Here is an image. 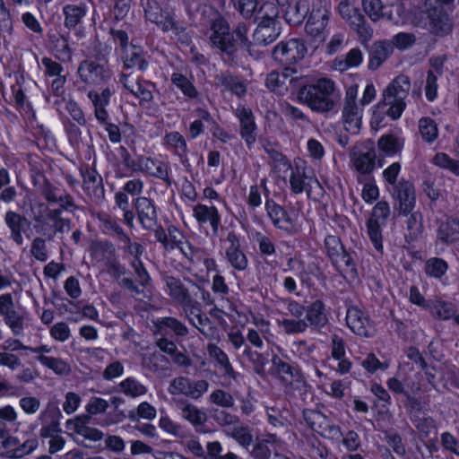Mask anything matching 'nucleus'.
Returning a JSON list of instances; mask_svg holds the SVG:
<instances>
[{"label":"nucleus","mask_w":459,"mask_h":459,"mask_svg":"<svg viewBox=\"0 0 459 459\" xmlns=\"http://www.w3.org/2000/svg\"><path fill=\"white\" fill-rule=\"evenodd\" d=\"M248 28L245 22H238L230 30L229 22L219 13L211 21L207 32L210 44L222 56L229 60H234L237 56L238 47L248 48L250 42L247 37Z\"/></svg>","instance_id":"obj_1"},{"label":"nucleus","mask_w":459,"mask_h":459,"mask_svg":"<svg viewBox=\"0 0 459 459\" xmlns=\"http://www.w3.org/2000/svg\"><path fill=\"white\" fill-rule=\"evenodd\" d=\"M411 89V81L407 75L396 76L383 91L382 100L377 103L373 111L372 126H379L385 116L398 119L406 108L405 99Z\"/></svg>","instance_id":"obj_2"},{"label":"nucleus","mask_w":459,"mask_h":459,"mask_svg":"<svg viewBox=\"0 0 459 459\" xmlns=\"http://www.w3.org/2000/svg\"><path fill=\"white\" fill-rule=\"evenodd\" d=\"M298 98L313 111L327 113L336 108L340 94L336 93L333 81L328 78H320L313 84L301 87Z\"/></svg>","instance_id":"obj_3"},{"label":"nucleus","mask_w":459,"mask_h":459,"mask_svg":"<svg viewBox=\"0 0 459 459\" xmlns=\"http://www.w3.org/2000/svg\"><path fill=\"white\" fill-rule=\"evenodd\" d=\"M271 361V376L281 381L288 394L304 401L307 397L309 385L300 368L296 363H289L283 360L278 355H273Z\"/></svg>","instance_id":"obj_4"},{"label":"nucleus","mask_w":459,"mask_h":459,"mask_svg":"<svg viewBox=\"0 0 459 459\" xmlns=\"http://www.w3.org/2000/svg\"><path fill=\"white\" fill-rule=\"evenodd\" d=\"M305 313V319H279L277 324L286 334L290 335L303 333L308 327L319 331L328 323L325 305L320 299L307 306Z\"/></svg>","instance_id":"obj_5"},{"label":"nucleus","mask_w":459,"mask_h":459,"mask_svg":"<svg viewBox=\"0 0 459 459\" xmlns=\"http://www.w3.org/2000/svg\"><path fill=\"white\" fill-rule=\"evenodd\" d=\"M302 416L307 426L324 438L339 440L342 436L340 427L319 411L305 409Z\"/></svg>","instance_id":"obj_6"},{"label":"nucleus","mask_w":459,"mask_h":459,"mask_svg":"<svg viewBox=\"0 0 459 459\" xmlns=\"http://www.w3.org/2000/svg\"><path fill=\"white\" fill-rule=\"evenodd\" d=\"M307 53V48L303 39H290L279 42L273 48V57L281 65H290L302 60Z\"/></svg>","instance_id":"obj_7"},{"label":"nucleus","mask_w":459,"mask_h":459,"mask_svg":"<svg viewBox=\"0 0 459 459\" xmlns=\"http://www.w3.org/2000/svg\"><path fill=\"white\" fill-rule=\"evenodd\" d=\"M358 85H351L347 88L342 108V122L346 131L356 134L361 126L362 108L357 102Z\"/></svg>","instance_id":"obj_8"},{"label":"nucleus","mask_w":459,"mask_h":459,"mask_svg":"<svg viewBox=\"0 0 459 459\" xmlns=\"http://www.w3.org/2000/svg\"><path fill=\"white\" fill-rule=\"evenodd\" d=\"M209 383L204 379H191L187 377L173 378L168 387L171 395H184L192 400H199L208 391Z\"/></svg>","instance_id":"obj_9"},{"label":"nucleus","mask_w":459,"mask_h":459,"mask_svg":"<svg viewBox=\"0 0 459 459\" xmlns=\"http://www.w3.org/2000/svg\"><path fill=\"white\" fill-rule=\"evenodd\" d=\"M393 200L394 208L403 215H408L412 212L416 204L415 187L412 182L402 178L397 185L387 187Z\"/></svg>","instance_id":"obj_10"},{"label":"nucleus","mask_w":459,"mask_h":459,"mask_svg":"<svg viewBox=\"0 0 459 459\" xmlns=\"http://www.w3.org/2000/svg\"><path fill=\"white\" fill-rule=\"evenodd\" d=\"M77 74L82 82L95 86L107 82L111 77L110 71L105 65L91 59L82 61Z\"/></svg>","instance_id":"obj_11"},{"label":"nucleus","mask_w":459,"mask_h":459,"mask_svg":"<svg viewBox=\"0 0 459 459\" xmlns=\"http://www.w3.org/2000/svg\"><path fill=\"white\" fill-rule=\"evenodd\" d=\"M145 17L159 25L163 31L177 30L178 25L174 14L162 10L157 0H141Z\"/></svg>","instance_id":"obj_12"},{"label":"nucleus","mask_w":459,"mask_h":459,"mask_svg":"<svg viewBox=\"0 0 459 459\" xmlns=\"http://www.w3.org/2000/svg\"><path fill=\"white\" fill-rule=\"evenodd\" d=\"M138 167V172L160 179L168 186H171L172 179L169 177V166L167 162L156 158L139 155Z\"/></svg>","instance_id":"obj_13"},{"label":"nucleus","mask_w":459,"mask_h":459,"mask_svg":"<svg viewBox=\"0 0 459 459\" xmlns=\"http://www.w3.org/2000/svg\"><path fill=\"white\" fill-rule=\"evenodd\" d=\"M436 246H450L459 242V215L446 216L445 221L437 220Z\"/></svg>","instance_id":"obj_14"},{"label":"nucleus","mask_w":459,"mask_h":459,"mask_svg":"<svg viewBox=\"0 0 459 459\" xmlns=\"http://www.w3.org/2000/svg\"><path fill=\"white\" fill-rule=\"evenodd\" d=\"M346 323L349 328L359 336L368 338L375 333V328L369 318L357 307L348 308Z\"/></svg>","instance_id":"obj_15"},{"label":"nucleus","mask_w":459,"mask_h":459,"mask_svg":"<svg viewBox=\"0 0 459 459\" xmlns=\"http://www.w3.org/2000/svg\"><path fill=\"white\" fill-rule=\"evenodd\" d=\"M330 12L325 6L320 4L316 7L314 5L305 26L306 32L323 40Z\"/></svg>","instance_id":"obj_16"},{"label":"nucleus","mask_w":459,"mask_h":459,"mask_svg":"<svg viewBox=\"0 0 459 459\" xmlns=\"http://www.w3.org/2000/svg\"><path fill=\"white\" fill-rule=\"evenodd\" d=\"M264 206L269 218L277 229L290 234L296 231L294 221L283 207L273 199H266Z\"/></svg>","instance_id":"obj_17"},{"label":"nucleus","mask_w":459,"mask_h":459,"mask_svg":"<svg viewBox=\"0 0 459 459\" xmlns=\"http://www.w3.org/2000/svg\"><path fill=\"white\" fill-rule=\"evenodd\" d=\"M235 115L240 124L239 134L247 147L250 148L256 141L257 129L253 112L250 108L239 106L236 108Z\"/></svg>","instance_id":"obj_18"},{"label":"nucleus","mask_w":459,"mask_h":459,"mask_svg":"<svg viewBox=\"0 0 459 459\" xmlns=\"http://www.w3.org/2000/svg\"><path fill=\"white\" fill-rule=\"evenodd\" d=\"M138 220L144 230H153L158 224V214L153 202L147 197L134 200Z\"/></svg>","instance_id":"obj_19"},{"label":"nucleus","mask_w":459,"mask_h":459,"mask_svg":"<svg viewBox=\"0 0 459 459\" xmlns=\"http://www.w3.org/2000/svg\"><path fill=\"white\" fill-rule=\"evenodd\" d=\"M357 256L354 251L345 250L342 255L332 261V264L343 278L350 283L359 281V270L355 257Z\"/></svg>","instance_id":"obj_20"},{"label":"nucleus","mask_w":459,"mask_h":459,"mask_svg":"<svg viewBox=\"0 0 459 459\" xmlns=\"http://www.w3.org/2000/svg\"><path fill=\"white\" fill-rule=\"evenodd\" d=\"M112 95L113 91L108 87L100 91L91 90L87 94L94 108V117L99 123H105L106 119H109L107 107L110 104Z\"/></svg>","instance_id":"obj_21"},{"label":"nucleus","mask_w":459,"mask_h":459,"mask_svg":"<svg viewBox=\"0 0 459 459\" xmlns=\"http://www.w3.org/2000/svg\"><path fill=\"white\" fill-rule=\"evenodd\" d=\"M163 145L178 156L181 164L187 169L190 167L187 158V144L185 137L178 131L167 133L162 139Z\"/></svg>","instance_id":"obj_22"},{"label":"nucleus","mask_w":459,"mask_h":459,"mask_svg":"<svg viewBox=\"0 0 459 459\" xmlns=\"http://www.w3.org/2000/svg\"><path fill=\"white\" fill-rule=\"evenodd\" d=\"M429 30L431 33L443 37L452 31V22L442 7H432L428 10Z\"/></svg>","instance_id":"obj_23"},{"label":"nucleus","mask_w":459,"mask_h":459,"mask_svg":"<svg viewBox=\"0 0 459 459\" xmlns=\"http://www.w3.org/2000/svg\"><path fill=\"white\" fill-rule=\"evenodd\" d=\"M156 345L160 352H164L171 357L172 362L181 368H187L192 366V359L186 352L179 351L174 341L170 340L168 336H156Z\"/></svg>","instance_id":"obj_24"},{"label":"nucleus","mask_w":459,"mask_h":459,"mask_svg":"<svg viewBox=\"0 0 459 459\" xmlns=\"http://www.w3.org/2000/svg\"><path fill=\"white\" fill-rule=\"evenodd\" d=\"M4 223L10 230V238L18 246L23 244V238L22 233L25 229L30 227V221L23 215L13 212L8 211L4 214Z\"/></svg>","instance_id":"obj_25"},{"label":"nucleus","mask_w":459,"mask_h":459,"mask_svg":"<svg viewBox=\"0 0 459 459\" xmlns=\"http://www.w3.org/2000/svg\"><path fill=\"white\" fill-rule=\"evenodd\" d=\"M162 275V281L166 285L168 295L176 303L182 305L193 298L191 295V290L186 288L180 279L169 275L167 273Z\"/></svg>","instance_id":"obj_26"},{"label":"nucleus","mask_w":459,"mask_h":459,"mask_svg":"<svg viewBox=\"0 0 459 459\" xmlns=\"http://www.w3.org/2000/svg\"><path fill=\"white\" fill-rule=\"evenodd\" d=\"M82 176L84 190L92 195L96 201H102L105 197V189L101 176L90 167L82 170Z\"/></svg>","instance_id":"obj_27"},{"label":"nucleus","mask_w":459,"mask_h":459,"mask_svg":"<svg viewBox=\"0 0 459 459\" xmlns=\"http://www.w3.org/2000/svg\"><path fill=\"white\" fill-rule=\"evenodd\" d=\"M313 184L319 186L318 180L316 178L307 177L303 168L296 166L291 170L290 185L294 194H301L303 191H306L307 195L310 197Z\"/></svg>","instance_id":"obj_28"},{"label":"nucleus","mask_w":459,"mask_h":459,"mask_svg":"<svg viewBox=\"0 0 459 459\" xmlns=\"http://www.w3.org/2000/svg\"><path fill=\"white\" fill-rule=\"evenodd\" d=\"M155 335L169 336L173 333L176 336L183 337L188 334L187 327L178 319L172 316L161 317L154 322Z\"/></svg>","instance_id":"obj_29"},{"label":"nucleus","mask_w":459,"mask_h":459,"mask_svg":"<svg viewBox=\"0 0 459 459\" xmlns=\"http://www.w3.org/2000/svg\"><path fill=\"white\" fill-rule=\"evenodd\" d=\"M193 215L200 224L209 222L212 234H218L221 224V215L215 206H207L202 204H196L193 209Z\"/></svg>","instance_id":"obj_30"},{"label":"nucleus","mask_w":459,"mask_h":459,"mask_svg":"<svg viewBox=\"0 0 459 459\" xmlns=\"http://www.w3.org/2000/svg\"><path fill=\"white\" fill-rule=\"evenodd\" d=\"M376 158V150L373 143L370 142L369 145L365 147V150L353 154V163L359 172L368 174L373 171Z\"/></svg>","instance_id":"obj_31"},{"label":"nucleus","mask_w":459,"mask_h":459,"mask_svg":"<svg viewBox=\"0 0 459 459\" xmlns=\"http://www.w3.org/2000/svg\"><path fill=\"white\" fill-rule=\"evenodd\" d=\"M309 11L307 0H295L288 3L285 10L286 22L293 26L303 22Z\"/></svg>","instance_id":"obj_32"},{"label":"nucleus","mask_w":459,"mask_h":459,"mask_svg":"<svg viewBox=\"0 0 459 459\" xmlns=\"http://www.w3.org/2000/svg\"><path fill=\"white\" fill-rule=\"evenodd\" d=\"M280 33V23L271 24L259 22L253 37L256 44L266 46L273 42Z\"/></svg>","instance_id":"obj_33"},{"label":"nucleus","mask_w":459,"mask_h":459,"mask_svg":"<svg viewBox=\"0 0 459 459\" xmlns=\"http://www.w3.org/2000/svg\"><path fill=\"white\" fill-rule=\"evenodd\" d=\"M393 53L390 43L379 41L373 44L369 52L368 68L375 70Z\"/></svg>","instance_id":"obj_34"},{"label":"nucleus","mask_w":459,"mask_h":459,"mask_svg":"<svg viewBox=\"0 0 459 459\" xmlns=\"http://www.w3.org/2000/svg\"><path fill=\"white\" fill-rule=\"evenodd\" d=\"M346 22L356 31L361 41L366 42L372 38L373 29L367 22L364 15L359 9L351 16V20L346 21Z\"/></svg>","instance_id":"obj_35"},{"label":"nucleus","mask_w":459,"mask_h":459,"mask_svg":"<svg viewBox=\"0 0 459 459\" xmlns=\"http://www.w3.org/2000/svg\"><path fill=\"white\" fill-rule=\"evenodd\" d=\"M406 220L405 239L407 242H413L421 238L424 227L423 218L420 212H411Z\"/></svg>","instance_id":"obj_36"},{"label":"nucleus","mask_w":459,"mask_h":459,"mask_svg":"<svg viewBox=\"0 0 459 459\" xmlns=\"http://www.w3.org/2000/svg\"><path fill=\"white\" fill-rule=\"evenodd\" d=\"M52 49L56 57L61 62H69L72 60L73 49L69 46L68 39L63 35H52L50 37Z\"/></svg>","instance_id":"obj_37"},{"label":"nucleus","mask_w":459,"mask_h":459,"mask_svg":"<svg viewBox=\"0 0 459 459\" xmlns=\"http://www.w3.org/2000/svg\"><path fill=\"white\" fill-rule=\"evenodd\" d=\"M181 416L194 426L203 425L206 420V413L195 404L188 402L180 403Z\"/></svg>","instance_id":"obj_38"},{"label":"nucleus","mask_w":459,"mask_h":459,"mask_svg":"<svg viewBox=\"0 0 459 459\" xmlns=\"http://www.w3.org/2000/svg\"><path fill=\"white\" fill-rule=\"evenodd\" d=\"M289 68H286L282 73L276 71L271 72L265 80L266 87L279 95H283L288 91L286 81L289 79Z\"/></svg>","instance_id":"obj_39"},{"label":"nucleus","mask_w":459,"mask_h":459,"mask_svg":"<svg viewBox=\"0 0 459 459\" xmlns=\"http://www.w3.org/2000/svg\"><path fill=\"white\" fill-rule=\"evenodd\" d=\"M428 311H429L437 319L449 320L455 316L456 309L455 306L451 302L440 299H432Z\"/></svg>","instance_id":"obj_40"},{"label":"nucleus","mask_w":459,"mask_h":459,"mask_svg":"<svg viewBox=\"0 0 459 459\" xmlns=\"http://www.w3.org/2000/svg\"><path fill=\"white\" fill-rule=\"evenodd\" d=\"M65 14V26L69 29L75 28L86 14L84 4H66L63 7Z\"/></svg>","instance_id":"obj_41"},{"label":"nucleus","mask_w":459,"mask_h":459,"mask_svg":"<svg viewBox=\"0 0 459 459\" xmlns=\"http://www.w3.org/2000/svg\"><path fill=\"white\" fill-rule=\"evenodd\" d=\"M404 144V140L392 134L382 135L377 141L378 149L387 156L399 152Z\"/></svg>","instance_id":"obj_42"},{"label":"nucleus","mask_w":459,"mask_h":459,"mask_svg":"<svg viewBox=\"0 0 459 459\" xmlns=\"http://www.w3.org/2000/svg\"><path fill=\"white\" fill-rule=\"evenodd\" d=\"M242 355L251 364L254 372L264 377H265V365L267 363L266 357L256 351H253L248 345H245Z\"/></svg>","instance_id":"obj_43"},{"label":"nucleus","mask_w":459,"mask_h":459,"mask_svg":"<svg viewBox=\"0 0 459 459\" xmlns=\"http://www.w3.org/2000/svg\"><path fill=\"white\" fill-rule=\"evenodd\" d=\"M225 433L245 449H248L253 442V435L247 426L234 425L232 428L225 430Z\"/></svg>","instance_id":"obj_44"},{"label":"nucleus","mask_w":459,"mask_h":459,"mask_svg":"<svg viewBox=\"0 0 459 459\" xmlns=\"http://www.w3.org/2000/svg\"><path fill=\"white\" fill-rule=\"evenodd\" d=\"M117 388L119 392L132 398L144 395L148 391L144 385L132 377H126L121 381L118 384Z\"/></svg>","instance_id":"obj_45"},{"label":"nucleus","mask_w":459,"mask_h":459,"mask_svg":"<svg viewBox=\"0 0 459 459\" xmlns=\"http://www.w3.org/2000/svg\"><path fill=\"white\" fill-rule=\"evenodd\" d=\"M36 359L40 364L57 375L68 376L71 373L70 365L62 359L48 356H38Z\"/></svg>","instance_id":"obj_46"},{"label":"nucleus","mask_w":459,"mask_h":459,"mask_svg":"<svg viewBox=\"0 0 459 459\" xmlns=\"http://www.w3.org/2000/svg\"><path fill=\"white\" fill-rule=\"evenodd\" d=\"M91 248L92 255L98 259L106 261V264L117 257L116 248L109 241H96L92 243Z\"/></svg>","instance_id":"obj_47"},{"label":"nucleus","mask_w":459,"mask_h":459,"mask_svg":"<svg viewBox=\"0 0 459 459\" xmlns=\"http://www.w3.org/2000/svg\"><path fill=\"white\" fill-rule=\"evenodd\" d=\"M169 364L168 358L160 351H154L143 357V365L153 373H160L166 369Z\"/></svg>","instance_id":"obj_48"},{"label":"nucleus","mask_w":459,"mask_h":459,"mask_svg":"<svg viewBox=\"0 0 459 459\" xmlns=\"http://www.w3.org/2000/svg\"><path fill=\"white\" fill-rule=\"evenodd\" d=\"M148 66V61L144 58L141 50L134 46L132 47L131 52L124 57V67L126 69L136 68L140 72H144Z\"/></svg>","instance_id":"obj_49"},{"label":"nucleus","mask_w":459,"mask_h":459,"mask_svg":"<svg viewBox=\"0 0 459 459\" xmlns=\"http://www.w3.org/2000/svg\"><path fill=\"white\" fill-rule=\"evenodd\" d=\"M278 14V7L274 3L262 0L258 8L255 21L260 20V22H265V23L271 24L279 23L277 21Z\"/></svg>","instance_id":"obj_50"},{"label":"nucleus","mask_w":459,"mask_h":459,"mask_svg":"<svg viewBox=\"0 0 459 459\" xmlns=\"http://www.w3.org/2000/svg\"><path fill=\"white\" fill-rule=\"evenodd\" d=\"M172 83L178 87L183 94L190 99L198 97V91L195 85L182 74L173 73L171 74Z\"/></svg>","instance_id":"obj_51"},{"label":"nucleus","mask_w":459,"mask_h":459,"mask_svg":"<svg viewBox=\"0 0 459 459\" xmlns=\"http://www.w3.org/2000/svg\"><path fill=\"white\" fill-rule=\"evenodd\" d=\"M38 446L39 441L37 437H30L19 444L15 448L8 450L5 455L10 459H20L32 453Z\"/></svg>","instance_id":"obj_52"},{"label":"nucleus","mask_w":459,"mask_h":459,"mask_svg":"<svg viewBox=\"0 0 459 459\" xmlns=\"http://www.w3.org/2000/svg\"><path fill=\"white\" fill-rule=\"evenodd\" d=\"M384 226L385 224H381V222L375 221V219H368L367 221L368 238L377 251L383 249L382 228Z\"/></svg>","instance_id":"obj_53"},{"label":"nucleus","mask_w":459,"mask_h":459,"mask_svg":"<svg viewBox=\"0 0 459 459\" xmlns=\"http://www.w3.org/2000/svg\"><path fill=\"white\" fill-rule=\"evenodd\" d=\"M262 0H238L235 8L246 20H254L257 15L258 8Z\"/></svg>","instance_id":"obj_54"},{"label":"nucleus","mask_w":459,"mask_h":459,"mask_svg":"<svg viewBox=\"0 0 459 459\" xmlns=\"http://www.w3.org/2000/svg\"><path fill=\"white\" fill-rule=\"evenodd\" d=\"M98 218L100 222V227L102 229V231L104 233L116 234L117 236L118 241L122 238L123 235H126V233L123 230V228L120 226V224L117 222V221L115 218H113L108 214L99 215Z\"/></svg>","instance_id":"obj_55"},{"label":"nucleus","mask_w":459,"mask_h":459,"mask_svg":"<svg viewBox=\"0 0 459 459\" xmlns=\"http://www.w3.org/2000/svg\"><path fill=\"white\" fill-rule=\"evenodd\" d=\"M447 270V263L444 259L438 257L429 258L427 260L425 264L426 274L437 279L445 275Z\"/></svg>","instance_id":"obj_56"},{"label":"nucleus","mask_w":459,"mask_h":459,"mask_svg":"<svg viewBox=\"0 0 459 459\" xmlns=\"http://www.w3.org/2000/svg\"><path fill=\"white\" fill-rule=\"evenodd\" d=\"M325 248L331 262L336 260L346 250L341 238L335 235H328L325 238Z\"/></svg>","instance_id":"obj_57"},{"label":"nucleus","mask_w":459,"mask_h":459,"mask_svg":"<svg viewBox=\"0 0 459 459\" xmlns=\"http://www.w3.org/2000/svg\"><path fill=\"white\" fill-rule=\"evenodd\" d=\"M211 418L221 427L232 428L239 422V418L237 415L231 414L223 409H212Z\"/></svg>","instance_id":"obj_58"},{"label":"nucleus","mask_w":459,"mask_h":459,"mask_svg":"<svg viewBox=\"0 0 459 459\" xmlns=\"http://www.w3.org/2000/svg\"><path fill=\"white\" fill-rule=\"evenodd\" d=\"M154 87L155 84L149 81L142 82L139 78H135V86L131 93L140 99L142 102H151L153 99L152 88Z\"/></svg>","instance_id":"obj_59"},{"label":"nucleus","mask_w":459,"mask_h":459,"mask_svg":"<svg viewBox=\"0 0 459 459\" xmlns=\"http://www.w3.org/2000/svg\"><path fill=\"white\" fill-rule=\"evenodd\" d=\"M419 130L421 137L428 143H432L437 137V127L434 120L422 117L419 121Z\"/></svg>","instance_id":"obj_60"},{"label":"nucleus","mask_w":459,"mask_h":459,"mask_svg":"<svg viewBox=\"0 0 459 459\" xmlns=\"http://www.w3.org/2000/svg\"><path fill=\"white\" fill-rule=\"evenodd\" d=\"M433 162L437 167L446 169L455 176H459V160L452 159L446 153H437L433 158Z\"/></svg>","instance_id":"obj_61"},{"label":"nucleus","mask_w":459,"mask_h":459,"mask_svg":"<svg viewBox=\"0 0 459 459\" xmlns=\"http://www.w3.org/2000/svg\"><path fill=\"white\" fill-rule=\"evenodd\" d=\"M212 403L224 409L232 408L235 401L233 396L223 389H215L209 396Z\"/></svg>","instance_id":"obj_62"},{"label":"nucleus","mask_w":459,"mask_h":459,"mask_svg":"<svg viewBox=\"0 0 459 459\" xmlns=\"http://www.w3.org/2000/svg\"><path fill=\"white\" fill-rule=\"evenodd\" d=\"M362 7L367 15L374 22L383 17L384 4L381 0H362Z\"/></svg>","instance_id":"obj_63"},{"label":"nucleus","mask_w":459,"mask_h":459,"mask_svg":"<svg viewBox=\"0 0 459 459\" xmlns=\"http://www.w3.org/2000/svg\"><path fill=\"white\" fill-rule=\"evenodd\" d=\"M226 258L229 264L237 271H245L248 266V260L241 249L226 251Z\"/></svg>","instance_id":"obj_64"}]
</instances>
